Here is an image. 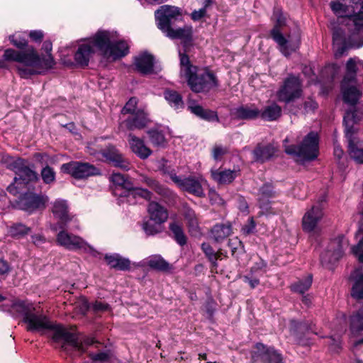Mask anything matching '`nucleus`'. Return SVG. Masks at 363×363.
I'll return each instance as SVG.
<instances>
[{"label": "nucleus", "mask_w": 363, "mask_h": 363, "mask_svg": "<svg viewBox=\"0 0 363 363\" xmlns=\"http://www.w3.org/2000/svg\"><path fill=\"white\" fill-rule=\"evenodd\" d=\"M23 321L27 324V330L30 331L52 330V340L56 342L62 341L63 348L67 345L83 353L85 352L84 345H91L94 342L91 338H86L82 342L77 334L68 331L62 325L50 322L45 315L37 311L35 308L23 318Z\"/></svg>", "instance_id": "1"}, {"label": "nucleus", "mask_w": 363, "mask_h": 363, "mask_svg": "<svg viewBox=\"0 0 363 363\" xmlns=\"http://www.w3.org/2000/svg\"><path fill=\"white\" fill-rule=\"evenodd\" d=\"M330 7L336 16L346 23L350 32L349 42L355 47L363 45V0L332 1Z\"/></svg>", "instance_id": "2"}, {"label": "nucleus", "mask_w": 363, "mask_h": 363, "mask_svg": "<svg viewBox=\"0 0 363 363\" xmlns=\"http://www.w3.org/2000/svg\"><path fill=\"white\" fill-rule=\"evenodd\" d=\"M4 57L6 60L15 61L22 64L18 67V72L23 78L40 74L42 69L51 68L53 64L50 55L48 59L43 61L33 47H28L25 51L7 49L4 52Z\"/></svg>", "instance_id": "3"}, {"label": "nucleus", "mask_w": 363, "mask_h": 363, "mask_svg": "<svg viewBox=\"0 0 363 363\" xmlns=\"http://www.w3.org/2000/svg\"><path fill=\"white\" fill-rule=\"evenodd\" d=\"M94 43L107 59L116 60L128 53V43L125 40H118L116 33L99 30L94 38Z\"/></svg>", "instance_id": "4"}, {"label": "nucleus", "mask_w": 363, "mask_h": 363, "mask_svg": "<svg viewBox=\"0 0 363 363\" xmlns=\"http://www.w3.org/2000/svg\"><path fill=\"white\" fill-rule=\"evenodd\" d=\"M6 167L13 171L16 176L13 182L7 187V191L16 195L26 185L30 182H35L38 179V174L30 167L28 162L24 159L8 158Z\"/></svg>", "instance_id": "5"}, {"label": "nucleus", "mask_w": 363, "mask_h": 363, "mask_svg": "<svg viewBox=\"0 0 363 363\" xmlns=\"http://www.w3.org/2000/svg\"><path fill=\"white\" fill-rule=\"evenodd\" d=\"M272 18L276 21V24L271 30V36L277 43L281 52L285 56H289L299 48L300 34L297 31L293 35L289 34L287 38L283 35L281 28L286 24V18L281 9H275Z\"/></svg>", "instance_id": "6"}, {"label": "nucleus", "mask_w": 363, "mask_h": 363, "mask_svg": "<svg viewBox=\"0 0 363 363\" xmlns=\"http://www.w3.org/2000/svg\"><path fill=\"white\" fill-rule=\"evenodd\" d=\"M289 140L286 138L284 140V150L286 154L293 155L301 162L311 161L317 158L318 155V133L311 131L303 139L299 145H287Z\"/></svg>", "instance_id": "7"}, {"label": "nucleus", "mask_w": 363, "mask_h": 363, "mask_svg": "<svg viewBox=\"0 0 363 363\" xmlns=\"http://www.w3.org/2000/svg\"><path fill=\"white\" fill-rule=\"evenodd\" d=\"M185 79L190 89L196 93L207 92L218 86L216 75L208 69H199L196 67Z\"/></svg>", "instance_id": "8"}, {"label": "nucleus", "mask_w": 363, "mask_h": 363, "mask_svg": "<svg viewBox=\"0 0 363 363\" xmlns=\"http://www.w3.org/2000/svg\"><path fill=\"white\" fill-rule=\"evenodd\" d=\"M110 180L115 185L113 192L116 195L120 196H129L130 194L140 195L147 200L152 198V194L149 191L134 188L132 182L120 173L113 172L111 175Z\"/></svg>", "instance_id": "9"}, {"label": "nucleus", "mask_w": 363, "mask_h": 363, "mask_svg": "<svg viewBox=\"0 0 363 363\" xmlns=\"http://www.w3.org/2000/svg\"><path fill=\"white\" fill-rule=\"evenodd\" d=\"M172 181L182 191H186L198 197L205 196L203 185L206 181L201 176L190 175L182 178L176 174L174 171L168 172Z\"/></svg>", "instance_id": "10"}, {"label": "nucleus", "mask_w": 363, "mask_h": 363, "mask_svg": "<svg viewBox=\"0 0 363 363\" xmlns=\"http://www.w3.org/2000/svg\"><path fill=\"white\" fill-rule=\"evenodd\" d=\"M302 91V84L299 78L290 75L284 81L277 93V96L279 101L287 104L300 98Z\"/></svg>", "instance_id": "11"}, {"label": "nucleus", "mask_w": 363, "mask_h": 363, "mask_svg": "<svg viewBox=\"0 0 363 363\" xmlns=\"http://www.w3.org/2000/svg\"><path fill=\"white\" fill-rule=\"evenodd\" d=\"M347 245L348 242L343 236L335 239L330 242L328 249L321 254V264L330 267V264H335L343 256Z\"/></svg>", "instance_id": "12"}, {"label": "nucleus", "mask_w": 363, "mask_h": 363, "mask_svg": "<svg viewBox=\"0 0 363 363\" xmlns=\"http://www.w3.org/2000/svg\"><path fill=\"white\" fill-rule=\"evenodd\" d=\"M61 170L77 179H83L100 174L99 170L94 165L79 162L63 164Z\"/></svg>", "instance_id": "13"}, {"label": "nucleus", "mask_w": 363, "mask_h": 363, "mask_svg": "<svg viewBox=\"0 0 363 363\" xmlns=\"http://www.w3.org/2000/svg\"><path fill=\"white\" fill-rule=\"evenodd\" d=\"M65 225H60L61 230L57 235V242L70 250H84L90 248L87 242L82 238L68 233L65 229Z\"/></svg>", "instance_id": "14"}, {"label": "nucleus", "mask_w": 363, "mask_h": 363, "mask_svg": "<svg viewBox=\"0 0 363 363\" xmlns=\"http://www.w3.org/2000/svg\"><path fill=\"white\" fill-rule=\"evenodd\" d=\"M155 16L157 21V27L163 31L171 27V21L181 16V11L178 7L164 5L155 11Z\"/></svg>", "instance_id": "15"}, {"label": "nucleus", "mask_w": 363, "mask_h": 363, "mask_svg": "<svg viewBox=\"0 0 363 363\" xmlns=\"http://www.w3.org/2000/svg\"><path fill=\"white\" fill-rule=\"evenodd\" d=\"M323 208L320 203L313 206L304 214L302 219L303 230L311 233L319 230L318 223L323 217Z\"/></svg>", "instance_id": "16"}, {"label": "nucleus", "mask_w": 363, "mask_h": 363, "mask_svg": "<svg viewBox=\"0 0 363 363\" xmlns=\"http://www.w3.org/2000/svg\"><path fill=\"white\" fill-rule=\"evenodd\" d=\"M255 348L252 354V363H284L281 355L273 348H266L262 343H257Z\"/></svg>", "instance_id": "17"}, {"label": "nucleus", "mask_w": 363, "mask_h": 363, "mask_svg": "<svg viewBox=\"0 0 363 363\" xmlns=\"http://www.w3.org/2000/svg\"><path fill=\"white\" fill-rule=\"evenodd\" d=\"M47 201V197L28 192L19 197L16 205L19 209L31 213L36 209L44 208Z\"/></svg>", "instance_id": "18"}, {"label": "nucleus", "mask_w": 363, "mask_h": 363, "mask_svg": "<svg viewBox=\"0 0 363 363\" xmlns=\"http://www.w3.org/2000/svg\"><path fill=\"white\" fill-rule=\"evenodd\" d=\"M150 123L147 114L143 110H138L135 114L130 115L121 122V130H134L145 128Z\"/></svg>", "instance_id": "19"}, {"label": "nucleus", "mask_w": 363, "mask_h": 363, "mask_svg": "<svg viewBox=\"0 0 363 363\" xmlns=\"http://www.w3.org/2000/svg\"><path fill=\"white\" fill-rule=\"evenodd\" d=\"M167 36L172 39H179L184 48V51L188 52L193 40V30L191 26H184L178 29L172 27L163 30Z\"/></svg>", "instance_id": "20"}, {"label": "nucleus", "mask_w": 363, "mask_h": 363, "mask_svg": "<svg viewBox=\"0 0 363 363\" xmlns=\"http://www.w3.org/2000/svg\"><path fill=\"white\" fill-rule=\"evenodd\" d=\"M99 153L106 158L107 161L113 163L115 167L128 171L130 169V164L125 160L122 154L113 146H108L106 149L100 150Z\"/></svg>", "instance_id": "21"}, {"label": "nucleus", "mask_w": 363, "mask_h": 363, "mask_svg": "<svg viewBox=\"0 0 363 363\" xmlns=\"http://www.w3.org/2000/svg\"><path fill=\"white\" fill-rule=\"evenodd\" d=\"M259 114V109L255 104L242 105L230 111L231 116L236 120H255Z\"/></svg>", "instance_id": "22"}, {"label": "nucleus", "mask_w": 363, "mask_h": 363, "mask_svg": "<svg viewBox=\"0 0 363 363\" xmlns=\"http://www.w3.org/2000/svg\"><path fill=\"white\" fill-rule=\"evenodd\" d=\"M128 141L131 150L140 159H147L152 154V150L145 145L144 141L133 134L128 135Z\"/></svg>", "instance_id": "23"}, {"label": "nucleus", "mask_w": 363, "mask_h": 363, "mask_svg": "<svg viewBox=\"0 0 363 363\" xmlns=\"http://www.w3.org/2000/svg\"><path fill=\"white\" fill-rule=\"evenodd\" d=\"M134 65L138 72L143 74L153 72L154 57L147 52H143L135 57Z\"/></svg>", "instance_id": "24"}, {"label": "nucleus", "mask_w": 363, "mask_h": 363, "mask_svg": "<svg viewBox=\"0 0 363 363\" xmlns=\"http://www.w3.org/2000/svg\"><path fill=\"white\" fill-rule=\"evenodd\" d=\"M150 218L157 224L164 223L168 218L167 210L157 202L151 201L147 206Z\"/></svg>", "instance_id": "25"}, {"label": "nucleus", "mask_w": 363, "mask_h": 363, "mask_svg": "<svg viewBox=\"0 0 363 363\" xmlns=\"http://www.w3.org/2000/svg\"><path fill=\"white\" fill-rule=\"evenodd\" d=\"M141 266H147L152 269L160 272H169L172 269V266L158 255H152L143 259Z\"/></svg>", "instance_id": "26"}, {"label": "nucleus", "mask_w": 363, "mask_h": 363, "mask_svg": "<svg viewBox=\"0 0 363 363\" xmlns=\"http://www.w3.org/2000/svg\"><path fill=\"white\" fill-rule=\"evenodd\" d=\"M52 213L54 216L60 220V225H66L67 222L72 220V218L69 214L68 206L65 200H56L53 203Z\"/></svg>", "instance_id": "27"}, {"label": "nucleus", "mask_w": 363, "mask_h": 363, "mask_svg": "<svg viewBox=\"0 0 363 363\" xmlns=\"http://www.w3.org/2000/svg\"><path fill=\"white\" fill-rule=\"evenodd\" d=\"M259 118L266 121H274L278 120L282 113V109L275 102H271L259 110Z\"/></svg>", "instance_id": "28"}, {"label": "nucleus", "mask_w": 363, "mask_h": 363, "mask_svg": "<svg viewBox=\"0 0 363 363\" xmlns=\"http://www.w3.org/2000/svg\"><path fill=\"white\" fill-rule=\"evenodd\" d=\"M141 182L145 183L148 187L155 191L158 194L164 198L169 200L174 199L175 194L170 189L160 184L156 180L152 178L148 177L145 175H141Z\"/></svg>", "instance_id": "29"}, {"label": "nucleus", "mask_w": 363, "mask_h": 363, "mask_svg": "<svg viewBox=\"0 0 363 363\" xmlns=\"http://www.w3.org/2000/svg\"><path fill=\"white\" fill-rule=\"evenodd\" d=\"M351 278L354 281L352 296L358 300H363V266L356 269Z\"/></svg>", "instance_id": "30"}, {"label": "nucleus", "mask_w": 363, "mask_h": 363, "mask_svg": "<svg viewBox=\"0 0 363 363\" xmlns=\"http://www.w3.org/2000/svg\"><path fill=\"white\" fill-rule=\"evenodd\" d=\"M182 214L186 221V225L189 228V233L194 235H197L200 233V228L197 216L194 211L189 206L184 205L183 206Z\"/></svg>", "instance_id": "31"}, {"label": "nucleus", "mask_w": 363, "mask_h": 363, "mask_svg": "<svg viewBox=\"0 0 363 363\" xmlns=\"http://www.w3.org/2000/svg\"><path fill=\"white\" fill-rule=\"evenodd\" d=\"M362 116L363 113L360 111L355 110L354 108L347 111L343 119V122L345 125V131L347 137L353 135V125L354 123H356L358 121H359L362 118Z\"/></svg>", "instance_id": "32"}, {"label": "nucleus", "mask_w": 363, "mask_h": 363, "mask_svg": "<svg viewBox=\"0 0 363 363\" xmlns=\"http://www.w3.org/2000/svg\"><path fill=\"white\" fill-rule=\"evenodd\" d=\"M104 258L111 268L122 271L128 270L130 268V260L118 254L106 255Z\"/></svg>", "instance_id": "33"}, {"label": "nucleus", "mask_w": 363, "mask_h": 363, "mask_svg": "<svg viewBox=\"0 0 363 363\" xmlns=\"http://www.w3.org/2000/svg\"><path fill=\"white\" fill-rule=\"evenodd\" d=\"M188 108L190 111L198 116L199 118L207 121H218L219 118L217 113L209 110L205 109L199 105H189Z\"/></svg>", "instance_id": "34"}, {"label": "nucleus", "mask_w": 363, "mask_h": 363, "mask_svg": "<svg viewBox=\"0 0 363 363\" xmlns=\"http://www.w3.org/2000/svg\"><path fill=\"white\" fill-rule=\"evenodd\" d=\"M93 52V48L90 45H81L74 55V60L78 65L86 66Z\"/></svg>", "instance_id": "35"}, {"label": "nucleus", "mask_w": 363, "mask_h": 363, "mask_svg": "<svg viewBox=\"0 0 363 363\" xmlns=\"http://www.w3.org/2000/svg\"><path fill=\"white\" fill-rule=\"evenodd\" d=\"M231 233L232 226L229 223L216 224L211 230L212 237L218 242L225 240Z\"/></svg>", "instance_id": "36"}, {"label": "nucleus", "mask_w": 363, "mask_h": 363, "mask_svg": "<svg viewBox=\"0 0 363 363\" xmlns=\"http://www.w3.org/2000/svg\"><path fill=\"white\" fill-rule=\"evenodd\" d=\"M275 151L274 147L272 145H259L253 151L254 158L257 162H264L274 155Z\"/></svg>", "instance_id": "37"}, {"label": "nucleus", "mask_w": 363, "mask_h": 363, "mask_svg": "<svg viewBox=\"0 0 363 363\" xmlns=\"http://www.w3.org/2000/svg\"><path fill=\"white\" fill-rule=\"evenodd\" d=\"M213 179L220 184L231 183L237 177V172L230 169L211 172Z\"/></svg>", "instance_id": "38"}, {"label": "nucleus", "mask_w": 363, "mask_h": 363, "mask_svg": "<svg viewBox=\"0 0 363 363\" xmlns=\"http://www.w3.org/2000/svg\"><path fill=\"white\" fill-rule=\"evenodd\" d=\"M348 138V152L350 157L357 163H363V146L355 143L352 135L347 137Z\"/></svg>", "instance_id": "39"}, {"label": "nucleus", "mask_w": 363, "mask_h": 363, "mask_svg": "<svg viewBox=\"0 0 363 363\" xmlns=\"http://www.w3.org/2000/svg\"><path fill=\"white\" fill-rule=\"evenodd\" d=\"M164 96L168 104L174 109H180L184 107L182 96L178 91L167 89L164 92Z\"/></svg>", "instance_id": "40"}, {"label": "nucleus", "mask_w": 363, "mask_h": 363, "mask_svg": "<svg viewBox=\"0 0 363 363\" xmlns=\"http://www.w3.org/2000/svg\"><path fill=\"white\" fill-rule=\"evenodd\" d=\"M350 330L355 335L363 334V309L351 316Z\"/></svg>", "instance_id": "41"}, {"label": "nucleus", "mask_w": 363, "mask_h": 363, "mask_svg": "<svg viewBox=\"0 0 363 363\" xmlns=\"http://www.w3.org/2000/svg\"><path fill=\"white\" fill-rule=\"evenodd\" d=\"M169 228L172 234V237L176 242L181 246L186 244V236L184 234L182 225L177 222L169 223Z\"/></svg>", "instance_id": "42"}, {"label": "nucleus", "mask_w": 363, "mask_h": 363, "mask_svg": "<svg viewBox=\"0 0 363 363\" xmlns=\"http://www.w3.org/2000/svg\"><path fill=\"white\" fill-rule=\"evenodd\" d=\"M186 52H182L181 50L179 51V60H180V74L184 78L189 75V74L194 72L197 67L191 64L189 56L186 54Z\"/></svg>", "instance_id": "43"}, {"label": "nucleus", "mask_w": 363, "mask_h": 363, "mask_svg": "<svg viewBox=\"0 0 363 363\" xmlns=\"http://www.w3.org/2000/svg\"><path fill=\"white\" fill-rule=\"evenodd\" d=\"M34 308L32 303L23 301H15L11 305L12 310L23 315V318L27 317Z\"/></svg>", "instance_id": "44"}, {"label": "nucleus", "mask_w": 363, "mask_h": 363, "mask_svg": "<svg viewBox=\"0 0 363 363\" xmlns=\"http://www.w3.org/2000/svg\"><path fill=\"white\" fill-rule=\"evenodd\" d=\"M291 330L294 333V334L296 336L297 338H299L298 334L305 333V332H312L313 333H316L314 330V325L312 324H308L306 323H298L296 320L291 321Z\"/></svg>", "instance_id": "45"}, {"label": "nucleus", "mask_w": 363, "mask_h": 363, "mask_svg": "<svg viewBox=\"0 0 363 363\" xmlns=\"http://www.w3.org/2000/svg\"><path fill=\"white\" fill-rule=\"evenodd\" d=\"M30 230V228L26 226L21 223H16L13 224L9 229V232L11 236L18 238L28 234Z\"/></svg>", "instance_id": "46"}, {"label": "nucleus", "mask_w": 363, "mask_h": 363, "mask_svg": "<svg viewBox=\"0 0 363 363\" xmlns=\"http://www.w3.org/2000/svg\"><path fill=\"white\" fill-rule=\"evenodd\" d=\"M201 249L208 257L209 261L213 264L214 267L217 266V260L220 259L221 252H215L211 246L208 243H203L201 245Z\"/></svg>", "instance_id": "47"}, {"label": "nucleus", "mask_w": 363, "mask_h": 363, "mask_svg": "<svg viewBox=\"0 0 363 363\" xmlns=\"http://www.w3.org/2000/svg\"><path fill=\"white\" fill-rule=\"evenodd\" d=\"M312 284V276L308 275L306 279L299 280L291 286V289L294 291L303 294L307 291L311 286Z\"/></svg>", "instance_id": "48"}, {"label": "nucleus", "mask_w": 363, "mask_h": 363, "mask_svg": "<svg viewBox=\"0 0 363 363\" xmlns=\"http://www.w3.org/2000/svg\"><path fill=\"white\" fill-rule=\"evenodd\" d=\"M151 143L156 146H163L165 143V138L163 133L157 130H150L147 132Z\"/></svg>", "instance_id": "49"}, {"label": "nucleus", "mask_w": 363, "mask_h": 363, "mask_svg": "<svg viewBox=\"0 0 363 363\" xmlns=\"http://www.w3.org/2000/svg\"><path fill=\"white\" fill-rule=\"evenodd\" d=\"M41 177L45 184H50L55 180V172L52 168L47 165L41 170Z\"/></svg>", "instance_id": "50"}, {"label": "nucleus", "mask_w": 363, "mask_h": 363, "mask_svg": "<svg viewBox=\"0 0 363 363\" xmlns=\"http://www.w3.org/2000/svg\"><path fill=\"white\" fill-rule=\"evenodd\" d=\"M138 100L135 97L130 98L121 110L122 114H135L137 109Z\"/></svg>", "instance_id": "51"}, {"label": "nucleus", "mask_w": 363, "mask_h": 363, "mask_svg": "<svg viewBox=\"0 0 363 363\" xmlns=\"http://www.w3.org/2000/svg\"><path fill=\"white\" fill-rule=\"evenodd\" d=\"M273 195L272 186L269 184H264L259 189V201L260 207H264V203H262V201L265 198L271 197Z\"/></svg>", "instance_id": "52"}, {"label": "nucleus", "mask_w": 363, "mask_h": 363, "mask_svg": "<svg viewBox=\"0 0 363 363\" xmlns=\"http://www.w3.org/2000/svg\"><path fill=\"white\" fill-rule=\"evenodd\" d=\"M9 39L11 43L18 48L22 49L27 45V40L20 34L11 35Z\"/></svg>", "instance_id": "53"}, {"label": "nucleus", "mask_w": 363, "mask_h": 363, "mask_svg": "<svg viewBox=\"0 0 363 363\" xmlns=\"http://www.w3.org/2000/svg\"><path fill=\"white\" fill-rule=\"evenodd\" d=\"M333 39L335 44L341 45L345 43V35L340 28H335L333 33Z\"/></svg>", "instance_id": "54"}, {"label": "nucleus", "mask_w": 363, "mask_h": 363, "mask_svg": "<svg viewBox=\"0 0 363 363\" xmlns=\"http://www.w3.org/2000/svg\"><path fill=\"white\" fill-rule=\"evenodd\" d=\"M228 150L222 146L216 145L213 149V157L215 160H218L220 157L227 153Z\"/></svg>", "instance_id": "55"}, {"label": "nucleus", "mask_w": 363, "mask_h": 363, "mask_svg": "<svg viewBox=\"0 0 363 363\" xmlns=\"http://www.w3.org/2000/svg\"><path fill=\"white\" fill-rule=\"evenodd\" d=\"M255 229V223L253 220V218H250L248 221V223L245 225L242 228V231L245 235H249L254 232Z\"/></svg>", "instance_id": "56"}, {"label": "nucleus", "mask_w": 363, "mask_h": 363, "mask_svg": "<svg viewBox=\"0 0 363 363\" xmlns=\"http://www.w3.org/2000/svg\"><path fill=\"white\" fill-rule=\"evenodd\" d=\"M30 39L35 42H41L43 39L44 34L42 30H32L29 33Z\"/></svg>", "instance_id": "57"}, {"label": "nucleus", "mask_w": 363, "mask_h": 363, "mask_svg": "<svg viewBox=\"0 0 363 363\" xmlns=\"http://www.w3.org/2000/svg\"><path fill=\"white\" fill-rule=\"evenodd\" d=\"M93 310L95 311H106L109 308V306L101 301H95L92 306Z\"/></svg>", "instance_id": "58"}, {"label": "nucleus", "mask_w": 363, "mask_h": 363, "mask_svg": "<svg viewBox=\"0 0 363 363\" xmlns=\"http://www.w3.org/2000/svg\"><path fill=\"white\" fill-rule=\"evenodd\" d=\"M143 228L146 234L149 235H155L158 233L156 227L147 222L143 224Z\"/></svg>", "instance_id": "59"}, {"label": "nucleus", "mask_w": 363, "mask_h": 363, "mask_svg": "<svg viewBox=\"0 0 363 363\" xmlns=\"http://www.w3.org/2000/svg\"><path fill=\"white\" fill-rule=\"evenodd\" d=\"M206 11L205 8H201L198 11L195 10L191 13V18L194 21H199L206 15Z\"/></svg>", "instance_id": "60"}, {"label": "nucleus", "mask_w": 363, "mask_h": 363, "mask_svg": "<svg viewBox=\"0 0 363 363\" xmlns=\"http://www.w3.org/2000/svg\"><path fill=\"white\" fill-rule=\"evenodd\" d=\"M32 242L35 245H40L45 242V238L41 234H35L31 236Z\"/></svg>", "instance_id": "61"}, {"label": "nucleus", "mask_w": 363, "mask_h": 363, "mask_svg": "<svg viewBox=\"0 0 363 363\" xmlns=\"http://www.w3.org/2000/svg\"><path fill=\"white\" fill-rule=\"evenodd\" d=\"M317 104L312 99H309L304 103V108L306 111H313L317 108Z\"/></svg>", "instance_id": "62"}, {"label": "nucleus", "mask_w": 363, "mask_h": 363, "mask_svg": "<svg viewBox=\"0 0 363 363\" xmlns=\"http://www.w3.org/2000/svg\"><path fill=\"white\" fill-rule=\"evenodd\" d=\"M9 270L10 267L8 262L3 259H0V274H6Z\"/></svg>", "instance_id": "63"}, {"label": "nucleus", "mask_w": 363, "mask_h": 363, "mask_svg": "<svg viewBox=\"0 0 363 363\" xmlns=\"http://www.w3.org/2000/svg\"><path fill=\"white\" fill-rule=\"evenodd\" d=\"M245 282H247L250 284L251 288L254 289L259 284V281L257 279H250L247 277H244Z\"/></svg>", "instance_id": "64"}]
</instances>
